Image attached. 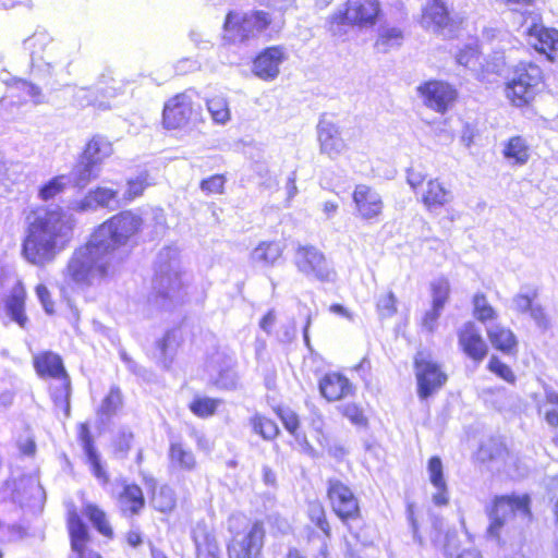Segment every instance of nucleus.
<instances>
[{
  "mask_svg": "<svg viewBox=\"0 0 558 558\" xmlns=\"http://www.w3.org/2000/svg\"><path fill=\"white\" fill-rule=\"evenodd\" d=\"M432 305L444 308L450 294V283L447 278L440 277L430 283Z\"/></svg>",
  "mask_w": 558,
  "mask_h": 558,
  "instance_id": "nucleus-49",
  "label": "nucleus"
},
{
  "mask_svg": "<svg viewBox=\"0 0 558 558\" xmlns=\"http://www.w3.org/2000/svg\"><path fill=\"white\" fill-rule=\"evenodd\" d=\"M473 314L474 317L483 324L497 318V313L488 303L483 293H476L473 298Z\"/></svg>",
  "mask_w": 558,
  "mask_h": 558,
  "instance_id": "nucleus-45",
  "label": "nucleus"
},
{
  "mask_svg": "<svg viewBox=\"0 0 558 558\" xmlns=\"http://www.w3.org/2000/svg\"><path fill=\"white\" fill-rule=\"evenodd\" d=\"M99 167L94 163H89L87 160H83V157H81V160L68 177L71 179V183L75 186L85 187L92 180L99 175Z\"/></svg>",
  "mask_w": 558,
  "mask_h": 558,
  "instance_id": "nucleus-39",
  "label": "nucleus"
},
{
  "mask_svg": "<svg viewBox=\"0 0 558 558\" xmlns=\"http://www.w3.org/2000/svg\"><path fill=\"white\" fill-rule=\"evenodd\" d=\"M35 292L44 311L49 315L53 314L54 303L51 299V294L48 288L45 284L40 283L36 287Z\"/></svg>",
  "mask_w": 558,
  "mask_h": 558,
  "instance_id": "nucleus-64",
  "label": "nucleus"
},
{
  "mask_svg": "<svg viewBox=\"0 0 558 558\" xmlns=\"http://www.w3.org/2000/svg\"><path fill=\"white\" fill-rule=\"evenodd\" d=\"M113 153L111 142L102 135H94L85 145L82 153L83 160L99 167Z\"/></svg>",
  "mask_w": 558,
  "mask_h": 558,
  "instance_id": "nucleus-31",
  "label": "nucleus"
},
{
  "mask_svg": "<svg viewBox=\"0 0 558 558\" xmlns=\"http://www.w3.org/2000/svg\"><path fill=\"white\" fill-rule=\"evenodd\" d=\"M142 227L143 219L140 215L124 210L102 222L90 238L119 264L128 255L129 247Z\"/></svg>",
  "mask_w": 558,
  "mask_h": 558,
  "instance_id": "nucleus-3",
  "label": "nucleus"
},
{
  "mask_svg": "<svg viewBox=\"0 0 558 558\" xmlns=\"http://www.w3.org/2000/svg\"><path fill=\"white\" fill-rule=\"evenodd\" d=\"M489 341L493 347L506 354H514L518 341L514 333L506 327L494 325L486 329Z\"/></svg>",
  "mask_w": 558,
  "mask_h": 558,
  "instance_id": "nucleus-35",
  "label": "nucleus"
},
{
  "mask_svg": "<svg viewBox=\"0 0 558 558\" xmlns=\"http://www.w3.org/2000/svg\"><path fill=\"white\" fill-rule=\"evenodd\" d=\"M118 505L123 515H135L145 506L142 488L137 485H125L119 495Z\"/></svg>",
  "mask_w": 558,
  "mask_h": 558,
  "instance_id": "nucleus-34",
  "label": "nucleus"
},
{
  "mask_svg": "<svg viewBox=\"0 0 558 558\" xmlns=\"http://www.w3.org/2000/svg\"><path fill=\"white\" fill-rule=\"evenodd\" d=\"M133 439L134 435L132 430L125 427L119 429L113 439L114 452L119 454L121 458L126 457L128 452L132 447Z\"/></svg>",
  "mask_w": 558,
  "mask_h": 558,
  "instance_id": "nucleus-55",
  "label": "nucleus"
},
{
  "mask_svg": "<svg viewBox=\"0 0 558 558\" xmlns=\"http://www.w3.org/2000/svg\"><path fill=\"white\" fill-rule=\"evenodd\" d=\"M417 90L425 106L440 113L446 112L457 98V90L441 81L426 82Z\"/></svg>",
  "mask_w": 558,
  "mask_h": 558,
  "instance_id": "nucleus-14",
  "label": "nucleus"
},
{
  "mask_svg": "<svg viewBox=\"0 0 558 558\" xmlns=\"http://www.w3.org/2000/svg\"><path fill=\"white\" fill-rule=\"evenodd\" d=\"M221 355L217 354L208 365V372L214 385L220 389H234L238 384V376L232 367L231 360L223 361L222 365H217L221 360Z\"/></svg>",
  "mask_w": 558,
  "mask_h": 558,
  "instance_id": "nucleus-27",
  "label": "nucleus"
},
{
  "mask_svg": "<svg viewBox=\"0 0 558 558\" xmlns=\"http://www.w3.org/2000/svg\"><path fill=\"white\" fill-rule=\"evenodd\" d=\"M250 423L253 430L260 435L265 440L276 438L279 433L277 424L262 414L256 413L251 417Z\"/></svg>",
  "mask_w": 558,
  "mask_h": 558,
  "instance_id": "nucleus-43",
  "label": "nucleus"
},
{
  "mask_svg": "<svg viewBox=\"0 0 558 558\" xmlns=\"http://www.w3.org/2000/svg\"><path fill=\"white\" fill-rule=\"evenodd\" d=\"M83 512L101 535L109 538L113 536V530L104 510L96 505L87 504Z\"/></svg>",
  "mask_w": 558,
  "mask_h": 558,
  "instance_id": "nucleus-41",
  "label": "nucleus"
},
{
  "mask_svg": "<svg viewBox=\"0 0 558 558\" xmlns=\"http://www.w3.org/2000/svg\"><path fill=\"white\" fill-rule=\"evenodd\" d=\"M34 366L40 377H52L57 380L68 376L61 357L52 352H43L34 357Z\"/></svg>",
  "mask_w": 558,
  "mask_h": 558,
  "instance_id": "nucleus-32",
  "label": "nucleus"
},
{
  "mask_svg": "<svg viewBox=\"0 0 558 558\" xmlns=\"http://www.w3.org/2000/svg\"><path fill=\"white\" fill-rule=\"evenodd\" d=\"M26 291L23 283L16 280L10 294L4 300V311L12 322L21 328H26L28 318L25 314Z\"/></svg>",
  "mask_w": 558,
  "mask_h": 558,
  "instance_id": "nucleus-24",
  "label": "nucleus"
},
{
  "mask_svg": "<svg viewBox=\"0 0 558 558\" xmlns=\"http://www.w3.org/2000/svg\"><path fill=\"white\" fill-rule=\"evenodd\" d=\"M175 504V494L171 487L163 485L154 490L151 505L156 510L168 513L174 509Z\"/></svg>",
  "mask_w": 558,
  "mask_h": 558,
  "instance_id": "nucleus-42",
  "label": "nucleus"
},
{
  "mask_svg": "<svg viewBox=\"0 0 558 558\" xmlns=\"http://www.w3.org/2000/svg\"><path fill=\"white\" fill-rule=\"evenodd\" d=\"M453 199L452 192L438 179H430L420 192V201L429 213H436Z\"/></svg>",
  "mask_w": 558,
  "mask_h": 558,
  "instance_id": "nucleus-22",
  "label": "nucleus"
},
{
  "mask_svg": "<svg viewBox=\"0 0 558 558\" xmlns=\"http://www.w3.org/2000/svg\"><path fill=\"white\" fill-rule=\"evenodd\" d=\"M119 206L118 191L105 186H98L95 190L89 191L87 195L76 204L75 209L87 211L96 210L100 207L116 209Z\"/></svg>",
  "mask_w": 558,
  "mask_h": 558,
  "instance_id": "nucleus-23",
  "label": "nucleus"
},
{
  "mask_svg": "<svg viewBox=\"0 0 558 558\" xmlns=\"http://www.w3.org/2000/svg\"><path fill=\"white\" fill-rule=\"evenodd\" d=\"M417 393L421 399H427L439 390L447 381V375L432 360L429 354L417 352L414 359Z\"/></svg>",
  "mask_w": 558,
  "mask_h": 558,
  "instance_id": "nucleus-12",
  "label": "nucleus"
},
{
  "mask_svg": "<svg viewBox=\"0 0 558 558\" xmlns=\"http://www.w3.org/2000/svg\"><path fill=\"white\" fill-rule=\"evenodd\" d=\"M459 345L474 362L480 363L487 354L488 348L481 330L472 322L465 323L458 332Z\"/></svg>",
  "mask_w": 558,
  "mask_h": 558,
  "instance_id": "nucleus-21",
  "label": "nucleus"
},
{
  "mask_svg": "<svg viewBox=\"0 0 558 558\" xmlns=\"http://www.w3.org/2000/svg\"><path fill=\"white\" fill-rule=\"evenodd\" d=\"M380 14L379 0H347L343 8L328 17V31L333 37L344 38L353 26L360 29L375 26Z\"/></svg>",
  "mask_w": 558,
  "mask_h": 558,
  "instance_id": "nucleus-5",
  "label": "nucleus"
},
{
  "mask_svg": "<svg viewBox=\"0 0 558 558\" xmlns=\"http://www.w3.org/2000/svg\"><path fill=\"white\" fill-rule=\"evenodd\" d=\"M486 511L489 519L487 535L499 539L502 531L521 527L531 521L530 497L527 495L496 496L492 507Z\"/></svg>",
  "mask_w": 558,
  "mask_h": 558,
  "instance_id": "nucleus-4",
  "label": "nucleus"
},
{
  "mask_svg": "<svg viewBox=\"0 0 558 558\" xmlns=\"http://www.w3.org/2000/svg\"><path fill=\"white\" fill-rule=\"evenodd\" d=\"M284 60L286 52L282 47L266 48L255 58L253 73L264 81H272L279 75L280 65Z\"/></svg>",
  "mask_w": 558,
  "mask_h": 558,
  "instance_id": "nucleus-19",
  "label": "nucleus"
},
{
  "mask_svg": "<svg viewBox=\"0 0 558 558\" xmlns=\"http://www.w3.org/2000/svg\"><path fill=\"white\" fill-rule=\"evenodd\" d=\"M149 185L147 172H142L135 179H130L126 184V190L123 194V199L126 202L133 201L141 196L144 190Z\"/></svg>",
  "mask_w": 558,
  "mask_h": 558,
  "instance_id": "nucleus-53",
  "label": "nucleus"
},
{
  "mask_svg": "<svg viewBox=\"0 0 558 558\" xmlns=\"http://www.w3.org/2000/svg\"><path fill=\"white\" fill-rule=\"evenodd\" d=\"M116 264L90 238L85 245L72 253L64 277L82 289L99 286L112 275Z\"/></svg>",
  "mask_w": 558,
  "mask_h": 558,
  "instance_id": "nucleus-2",
  "label": "nucleus"
},
{
  "mask_svg": "<svg viewBox=\"0 0 558 558\" xmlns=\"http://www.w3.org/2000/svg\"><path fill=\"white\" fill-rule=\"evenodd\" d=\"M226 179L223 175L215 174L201 182V190L206 194L222 193Z\"/></svg>",
  "mask_w": 558,
  "mask_h": 558,
  "instance_id": "nucleus-62",
  "label": "nucleus"
},
{
  "mask_svg": "<svg viewBox=\"0 0 558 558\" xmlns=\"http://www.w3.org/2000/svg\"><path fill=\"white\" fill-rule=\"evenodd\" d=\"M169 465L173 470L191 472L196 468L193 451L181 441H171L169 446Z\"/></svg>",
  "mask_w": 558,
  "mask_h": 558,
  "instance_id": "nucleus-33",
  "label": "nucleus"
},
{
  "mask_svg": "<svg viewBox=\"0 0 558 558\" xmlns=\"http://www.w3.org/2000/svg\"><path fill=\"white\" fill-rule=\"evenodd\" d=\"M282 247L277 242H262L251 253L254 263L272 266L281 257Z\"/></svg>",
  "mask_w": 558,
  "mask_h": 558,
  "instance_id": "nucleus-38",
  "label": "nucleus"
},
{
  "mask_svg": "<svg viewBox=\"0 0 558 558\" xmlns=\"http://www.w3.org/2000/svg\"><path fill=\"white\" fill-rule=\"evenodd\" d=\"M317 140L320 153L327 155L330 159H337L348 149V145L341 136L340 128L325 118H322L317 124Z\"/></svg>",
  "mask_w": 558,
  "mask_h": 558,
  "instance_id": "nucleus-18",
  "label": "nucleus"
},
{
  "mask_svg": "<svg viewBox=\"0 0 558 558\" xmlns=\"http://www.w3.org/2000/svg\"><path fill=\"white\" fill-rule=\"evenodd\" d=\"M68 529L71 539V558H101V556L87 548L89 533L74 508L68 511Z\"/></svg>",
  "mask_w": 558,
  "mask_h": 558,
  "instance_id": "nucleus-17",
  "label": "nucleus"
},
{
  "mask_svg": "<svg viewBox=\"0 0 558 558\" xmlns=\"http://www.w3.org/2000/svg\"><path fill=\"white\" fill-rule=\"evenodd\" d=\"M51 397L57 407L65 410L66 413L70 411V379L69 376H63L58 380V384L51 388Z\"/></svg>",
  "mask_w": 558,
  "mask_h": 558,
  "instance_id": "nucleus-50",
  "label": "nucleus"
},
{
  "mask_svg": "<svg viewBox=\"0 0 558 558\" xmlns=\"http://www.w3.org/2000/svg\"><path fill=\"white\" fill-rule=\"evenodd\" d=\"M543 83V71L534 63H520L509 77L505 94L515 107L529 105L537 95Z\"/></svg>",
  "mask_w": 558,
  "mask_h": 558,
  "instance_id": "nucleus-9",
  "label": "nucleus"
},
{
  "mask_svg": "<svg viewBox=\"0 0 558 558\" xmlns=\"http://www.w3.org/2000/svg\"><path fill=\"white\" fill-rule=\"evenodd\" d=\"M328 497L332 509L341 520L352 519L359 514V504L349 486L339 480H329Z\"/></svg>",
  "mask_w": 558,
  "mask_h": 558,
  "instance_id": "nucleus-15",
  "label": "nucleus"
},
{
  "mask_svg": "<svg viewBox=\"0 0 558 558\" xmlns=\"http://www.w3.org/2000/svg\"><path fill=\"white\" fill-rule=\"evenodd\" d=\"M211 119L217 124H226L231 119L228 98L223 95H214L206 101Z\"/></svg>",
  "mask_w": 558,
  "mask_h": 558,
  "instance_id": "nucleus-40",
  "label": "nucleus"
},
{
  "mask_svg": "<svg viewBox=\"0 0 558 558\" xmlns=\"http://www.w3.org/2000/svg\"><path fill=\"white\" fill-rule=\"evenodd\" d=\"M75 219L60 206L36 213L23 242V255L36 266L51 263L70 244Z\"/></svg>",
  "mask_w": 558,
  "mask_h": 558,
  "instance_id": "nucleus-1",
  "label": "nucleus"
},
{
  "mask_svg": "<svg viewBox=\"0 0 558 558\" xmlns=\"http://www.w3.org/2000/svg\"><path fill=\"white\" fill-rule=\"evenodd\" d=\"M122 407V395L118 387H112L104 399L99 413L107 417L112 416Z\"/></svg>",
  "mask_w": 558,
  "mask_h": 558,
  "instance_id": "nucleus-52",
  "label": "nucleus"
},
{
  "mask_svg": "<svg viewBox=\"0 0 558 558\" xmlns=\"http://www.w3.org/2000/svg\"><path fill=\"white\" fill-rule=\"evenodd\" d=\"M80 438L94 475L102 483H106L107 474L100 464V459L94 448L89 430L84 424L81 426Z\"/></svg>",
  "mask_w": 558,
  "mask_h": 558,
  "instance_id": "nucleus-36",
  "label": "nucleus"
},
{
  "mask_svg": "<svg viewBox=\"0 0 558 558\" xmlns=\"http://www.w3.org/2000/svg\"><path fill=\"white\" fill-rule=\"evenodd\" d=\"M181 335L178 330H168L163 338L157 342V348L160 351V355L163 357V362H171L173 354L175 353L180 344Z\"/></svg>",
  "mask_w": 558,
  "mask_h": 558,
  "instance_id": "nucleus-44",
  "label": "nucleus"
},
{
  "mask_svg": "<svg viewBox=\"0 0 558 558\" xmlns=\"http://www.w3.org/2000/svg\"><path fill=\"white\" fill-rule=\"evenodd\" d=\"M70 183L71 179L65 174L54 177L41 186L39 197L44 201H49L62 193Z\"/></svg>",
  "mask_w": 558,
  "mask_h": 558,
  "instance_id": "nucleus-48",
  "label": "nucleus"
},
{
  "mask_svg": "<svg viewBox=\"0 0 558 558\" xmlns=\"http://www.w3.org/2000/svg\"><path fill=\"white\" fill-rule=\"evenodd\" d=\"M339 410L353 425L357 427H365L367 425V417L357 404L345 403L339 407Z\"/></svg>",
  "mask_w": 558,
  "mask_h": 558,
  "instance_id": "nucleus-56",
  "label": "nucleus"
},
{
  "mask_svg": "<svg viewBox=\"0 0 558 558\" xmlns=\"http://www.w3.org/2000/svg\"><path fill=\"white\" fill-rule=\"evenodd\" d=\"M192 537L196 548V558H219L220 549L216 537L204 523L195 525Z\"/></svg>",
  "mask_w": 558,
  "mask_h": 558,
  "instance_id": "nucleus-26",
  "label": "nucleus"
},
{
  "mask_svg": "<svg viewBox=\"0 0 558 558\" xmlns=\"http://www.w3.org/2000/svg\"><path fill=\"white\" fill-rule=\"evenodd\" d=\"M457 62L460 65L475 70L477 64L481 63V54L477 49V44L472 41L461 49L457 54Z\"/></svg>",
  "mask_w": 558,
  "mask_h": 558,
  "instance_id": "nucleus-51",
  "label": "nucleus"
},
{
  "mask_svg": "<svg viewBox=\"0 0 558 558\" xmlns=\"http://www.w3.org/2000/svg\"><path fill=\"white\" fill-rule=\"evenodd\" d=\"M488 369L507 383L513 384L515 381L512 369L495 355L492 356L488 362Z\"/></svg>",
  "mask_w": 558,
  "mask_h": 558,
  "instance_id": "nucleus-59",
  "label": "nucleus"
},
{
  "mask_svg": "<svg viewBox=\"0 0 558 558\" xmlns=\"http://www.w3.org/2000/svg\"><path fill=\"white\" fill-rule=\"evenodd\" d=\"M310 424L312 429L316 433V439L320 446L325 447L328 445V438L326 434V423L322 412L316 409H311Z\"/></svg>",
  "mask_w": 558,
  "mask_h": 558,
  "instance_id": "nucleus-54",
  "label": "nucleus"
},
{
  "mask_svg": "<svg viewBox=\"0 0 558 558\" xmlns=\"http://www.w3.org/2000/svg\"><path fill=\"white\" fill-rule=\"evenodd\" d=\"M319 391L328 401H338L353 393L350 380L341 374L328 373L319 380Z\"/></svg>",
  "mask_w": 558,
  "mask_h": 558,
  "instance_id": "nucleus-25",
  "label": "nucleus"
},
{
  "mask_svg": "<svg viewBox=\"0 0 558 558\" xmlns=\"http://www.w3.org/2000/svg\"><path fill=\"white\" fill-rule=\"evenodd\" d=\"M265 530L259 522L248 531L233 536L228 545L229 558H258L264 546Z\"/></svg>",
  "mask_w": 558,
  "mask_h": 558,
  "instance_id": "nucleus-13",
  "label": "nucleus"
},
{
  "mask_svg": "<svg viewBox=\"0 0 558 558\" xmlns=\"http://www.w3.org/2000/svg\"><path fill=\"white\" fill-rule=\"evenodd\" d=\"M428 478L436 488L433 495V502L437 506H445L449 501L447 483L444 477V465L439 457H432L427 464Z\"/></svg>",
  "mask_w": 558,
  "mask_h": 558,
  "instance_id": "nucleus-29",
  "label": "nucleus"
},
{
  "mask_svg": "<svg viewBox=\"0 0 558 558\" xmlns=\"http://www.w3.org/2000/svg\"><path fill=\"white\" fill-rule=\"evenodd\" d=\"M377 311L381 317H391L396 314L397 300L392 292H388L378 299Z\"/></svg>",
  "mask_w": 558,
  "mask_h": 558,
  "instance_id": "nucleus-60",
  "label": "nucleus"
},
{
  "mask_svg": "<svg viewBox=\"0 0 558 558\" xmlns=\"http://www.w3.org/2000/svg\"><path fill=\"white\" fill-rule=\"evenodd\" d=\"M10 97L17 96L21 100H33L35 102L39 101L40 89L24 80H16L12 86L9 88Z\"/></svg>",
  "mask_w": 558,
  "mask_h": 558,
  "instance_id": "nucleus-46",
  "label": "nucleus"
},
{
  "mask_svg": "<svg viewBox=\"0 0 558 558\" xmlns=\"http://www.w3.org/2000/svg\"><path fill=\"white\" fill-rule=\"evenodd\" d=\"M537 296L536 290H531L530 292L523 293L519 292L512 299V307L519 313H527L532 306L535 304L534 300Z\"/></svg>",
  "mask_w": 558,
  "mask_h": 558,
  "instance_id": "nucleus-58",
  "label": "nucleus"
},
{
  "mask_svg": "<svg viewBox=\"0 0 558 558\" xmlns=\"http://www.w3.org/2000/svg\"><path fill=\"white\" fill-rule=\"evenodd\" d=\"M74 99H75L76 104L81 107H85V106H95L98 108H107L108 107V105H106L105 101L97 99L95 92L92 90L90 88H84V87L77 88L74 93Z\"/></svg>",
  "mask_w": 558,
  "mask_h": 558,
  "instance_id": "nucleus-57",
  "label": "nucleus"
},
{
  "mask_svg": "<svg viewBox=\"0 0 558 558\" xmlns=\"http://www.w3.org/2000/svg\"><path fill=\"white\" fill-rule=\"evenodd\" d=\"M403 41V31L397 26L383 25L378 29V37L375 43L377 51L386 53L398 48Z\"/></svg>",
  "mask_w": 558,
  "mask_h": 558,
  "instance_id": "nucleus-37",
  "label": "nucleus"
},
{
  "mask_svg": "<svg viewBox=\"0 0 558 558\" xmlns=\"http://www.w3.org/2000/svg\"><path fill=\"white\" fill-rule=\"evenodd\" d=\"M353 203L356 216L366 221H377L383 214L384 202L381 195L373 187L359 184L353 191Z\"/></svg>",
  "mask_w": 558,
  "mask_h": 558,
  "instance_id": "nucleus-16",
  "label": "nucleus"
},
{
  "mask_svg": "<svg viewBox=\"0 0 558 558\" xmlns=\"http://www.w3.org/2000/svg\"><path fill=\"white\" fill-rule=\"evenodd\" d=\"M294 265L299 272L322 282H332L337 274L325 254L313 245H298Z\"/></svg>",
  "mask_w": 558,
  "mask_h": 558,
  "instance_id": "nucleus-10",
  "label": "nucleus"
},
{
  "mask_svg": "<svg viewBox=\"0 0 558 558\" xmlns=\"http://www.w3.org/2000/svg\"><path fill=\"white\" fill-rule=\"evenodd\" d=\"M270 26V14L265 11H231L225 20L223 39L230 44H248L259 36H268Z\"/></svg>",
  "mask_w": 558,
  "mask_h": 558,
  "instance_id": "nucleus-7",
  "label": "nucleus"
},
{
  "mask_svg": "<svg viewBox=\"0 0 558 558\" xmlns=\"http://www.w3.org/2000/svg\"><path fill=\"white\" fill-rule=\"evenodd\" d=\"M501 153L511 166H524L531 157V146L525 137L515 135L502 144Z\"/></svg>",
  "mask_w": 558,
  "mask_h": 558,
  "instance_id": "nucleus-30",
  "label": "nucleus"
},
{
  "mask_svg": "<svg viewBox=\"0 0 558 558\" xmlns=\"http://www.w3.org/2000/svg\"><path fill=\"white\" fill-rule=\"evenodd\" d=\"M449 14L441 0H428L423 8L421 23L423 27L437 33L448 25Z\"/></svg>",
  "mask_w": 558,
  "mask_h": 558,
  "instance_id": "nucleus-28",
  "label": "nucleus"
},
{
  "mask_svg": "<svg viewBox=\"0 0 558 558\" xmlns=\"http://www.w3.org/2000/svg\"><path fill=\"white\" fill-rule=\"evenodd\" d=\"M278 415L286 429L296 437V432L299 429V417L296 413L290 409H279Z\"/></svg>",
  "mask_w": 558,
  "mask_h": 558,
  "instance_id": "nucleus-61",
  "label": "nucleus"
},
{
  "mask_svg": "<svg viewBox=\"0 0 558 558\" xmlns=\"http://www.w3.org/2000/svg\"><path fill=\"white\" fill-rule=\"evenodd\" d=\"M220 403L219 399L196 397L190 403V410L198 417H208L216 412Z\"/></svg>",
  "mask_w": 558,
  "mask_h": 558,
  "instance_id": "nucleus-47",
  "label": "nucleus"
},
{
  "mask_svg": "<svg viewBox=\"0 0 558 558\" xmlns=\"http://www.w3.org/2000/svg\"><path fill=\"white\" fill-rule=\"evenodd\" d=\"M201 106L194 102V93L186 90L169 99L163 108V125L167 129H181L197 118Z\"/></svg>",
  "mask_w": 558,
  "mask_h": 558,
  "instance_id": "nucleus-11",
  "label": "nucleus"
},
{
  "mask_svg": "<svg viewBox=\"0 0 558 558\" xmlns=\"http://www.w3.org/2000/svg\"><path fill=\"white\" fill-rule=\"evenodd\" d=\"M442 310L444 308L432 305L430 310H428L422 318V327L428 332H434L438 326V319Z\"/></svg>",
  "mask_w": 558,
  "mask_h": 558,
  "instance_id": "nucleus-63",
  "label": "nucleus"
},
{
  "mask_svg": "<svg viewBox=\"0 0 558 558\" xmlns=\"http://www.w3.org/2000/svg\"><path fill=\"white\" fill-rule=\"evenodd\" d=\"M32 49V73L43 80L57 76L69 64V59L61 47L45 33H36L25 41Z\"/></svg>",
  "mask_w": 558,
  "mask_h": 558,
  "instance_id": "nucleus-6",
  "label": "nucleus"
},
{
  "mask_svg": "<svg viewBox=\"0 0 558 558\" xmlns=\"http://www.w3.org/2000/svg\"><path fill=\"white\" fill-rule=\"evenodd\" d=\"M182 287L180 252L175 246H166L157 255L153 288L159 296L173 300Z\"/></svg>",
  "mask_w": 558,
  "mask_h": 558,
  "instance_id": "nucleus-8",
  "label": "nucleus"
},
{
  "mask_svg": "<svg viewBox=\"0 0 558 558\" xmlns=\"http://www.w3.org/2000/svg\"><path fill=\"white\" fill-rule=\"evenodd\" d=\"M527 43L536 51L546 54L550 61L555 60L554 52L558 50V31L533 23L526 28Z\"/></svg>",
  "mask_w": 558,
  "mask_h": 558,
  "instance_id": "nucleus-20",
  "label": "nucleus"
}]
</instances>
